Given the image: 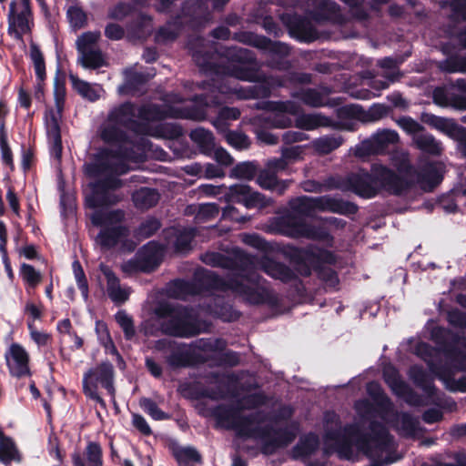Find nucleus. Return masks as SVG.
Returning <instances> with one entry per match:
<instances>
[{
    "label": "nucleus",
    "mask_w": 466,
    "mask_h": 466,
    "mask_svg": "<svg viewBox=\"0 0 466 466\" xmlns=\"http://www.w3.org/2000/svg\"><path fill=\"white\" fill-rule=\"evenodd\" d=\"M395 427L400 434L406 437H414L419 433V420L408 413L396 415Z\"/></svg>",
    "instance_id": "nucleus-42"
},
{
    "label": "nucleus",
    "mask_w": 466,
    "mask_h": 466,
    "mask_svg": "<svg viewBox=\"0 0 466 466\" xmlns=\"http://www.w3.org/2000/svg\"><path fill=\"white\" fill-rule=\"evenodd\" d=\"M257 182L262 188L276 190L279 194H282L288 187V183L278 180L276 173L270 171L268 167L259 173Z\"/></svg>",
    "instance_id": "nucleus-45"
},
{
    "label": "nucleus",
    "mask_w": 466,
    "mask_h": 466,
    "mask_svg": "<svg viewBox=\"0 0 466 466\" xmlns=\"http://www.w3.org/2000/svg\"><path fill=\"white\" fill-rule=\"evenodd\" d=\"M423 121L452 139H463L466 136V127L458 125L451 119L426 114L423 116Z\"/></svg>",
    "instance_id": "nucleus-27"
},
{
    "label": "nucleus",
    "mask_w": 466,
    "mask_h": 466,
    "mask_svg": "<svg viewBox=\"0 0 466 466\" xmlns=\"http://www.w3.org/2000/svg\"><path fill=\"white\" fill-rule=\"evenodd\" d=\"M156 321L163 333L181 338H189L208 331L209 324L199 320L193 309L164 302L154 309Z\"/></svg>",
    "instance_id": "nucleus-8"
},
{
    "label": "nucleus",
    "mask_w": 466,
    "mask_h": 466,
    "mask_svg": "<svg viewBox=\"0 0 466 466\" xmlns=\"http://www.w3.org/2000/svg\"><path fill=\"white\" fill-rule=\"evenodd\" d=\"M201 260L211 267L228 269V289L244 301L253 304H271L274 297L266 280L262 279L258 270H263L269 277L288 282L295 279V273L285 265L267 257L258 258L248 255L238 248L233 249L232 257L218 252H207Z\"/></svg>",
    "instance_id": "nucleus-3"
},
{
    "label": "nucleus",
    "mask_w": 466,
    "mask_h": 466,
    "mask_svg": "<svg viewBox=\"0 0 466 466\" xmlns=\"http://www.w3.org/2000/svg\"><path fill=\"white\" fill-rule=\"evenodd\" d=\"M140 407L146 411L152 419L156 420H163L168 418V415L162 411L156 402L148 398H143L139 401Z\"/></svg>",
    "instance_id": "nucleus-62"
},
{
    "label": "nucleus",
    "mask_w": 466,
    "mask_h": 466,
    "mask_svg": "<svg viewBox=\"0 0 466 466\" xmlns=\"http://www.w3.org/2000/svg\"><path fill=\"white\" fill-rule=\"evenodd\" d=\"M189 137L198 146L202 154L211 156L215 147V141L210 131L198 127L190 132Z\"/></svg>",
    "instance_id": "nucleus-36"
},
{
    "label": "nucleus",
    "mask_w": 466,
    "mask_h": 466,
    "mask_svg": "<svg viewBox=\"0 0 466 466\" xmlns=\"http://www.w3.org/2000/svg\"><path fill=\"white\" fill-rule=\"evenodd\" d=\"M411 350L415 355L422 359L430 370L441 380L445 387L451 391H466V377L455 380L454 371L463 369L464 355L447 348L433 349L428 344L414 339Z\"/></svg>",
    "instance_id": "nucleus-7"
},
{
    "label": "nucleus",
    "mask_w": 466,
    "mask_h": 466,
    "mask_svg": "<svg viewBox=\"0 0 466 466\" xmlns=\"http://www.w3.org/2000/svg\"><path fill=\"white\" fill-rule=\"evenodd\" d=\"M190 346L191 349L193 348L194 351L195 350H198L205 352H216L222 350L226 346V342L219 339H200L193 342Z\"/></svg>",
    "instance_id": "nucleus-53"
},
{
    "label": "nucleus",
    "mask_w": 466,
    "mask_h": 466,
    "mask_svg": "<svg viewBox=\"0 0 466 466\" xmlns=\"http://www.w3.org/2000/svg\"><path fill=\"white\" fill-rule=\"evenodd\" d=\"M96 331L97 334V338L99 342L104 346L106 351L117 355V350L114 345V342L110 337L108 329L106 325L103 322H96Z\"/></svg>",
    "instance_id": "nucleus-56"
},
{
    "label": "nucleus",
    "mask_w": 466,
    "mask_h": 466,
    "mask_svg": "<svg viewBox=\"0 0 466 466\" xmlns=\"http://www.w3.org/2000/svg\"><path fill=\"white\" fill-rule=\"evenodd\" d=\"M443 166L441 163H428L417 176V181L424 189L431 190L442 180Z\"/></svg>",
    "instance_id": "nucleus-31"
},
{
    "label": "nucleus",
    "mask_w": 466,
    "mask_h": 466,
    "mask_svg": "<svg viewBox=\"0 0 466 466\" xmlns=\"http://www.w3.org/2000/svg\"><path fill=\"white\" fill-rule=\"evenodd\" d=\"M400 140L399 134L391 129H380L369 138L356 145L351 151L360 158L370 155L384 154L391 146H395Z\"/></svg>",
    "instance_id": "nucleus-15"
},
{
    "label": "nucleus",
    "mask_w": 466,
    "mask_h": 466,
    "mask_svg": "<svg viewBox=\"0 0 466 466\" xmlns=\"http://www.w3.org/2000/svg\"><path fill=\"white\" fill-rule=\"evenodd\" d=\"M190 49L196 64L203 71L215 74L211 83L204 81L198 84L199 89L208 93L195 96L193 101L203 106H219L226 102V96H235L239 99L268 97L272 88L286 86L285 77L262 76L256 69L253 54L246 48H225L219 64L215 62L218 54L209 55L193 47Z\"/></svg>",
    "instance_id": "nucleus-2"
},
{
    "label": "nucleus",
    "mask_w": 466,
    "mask_h": 466,
    "mask_svg": "<svg viewBox=\"0 0 466 466\" xmlns=\"http://www.w3.org/2000/svg\"><path fill=\"white\" fill-rule=\"evenodd\" d=\"M313 202L315 212L329 211L346 215L354 214L357 211V207L354 204L329 196L313 198Z\"/></svg>",
    "instance_id": "nucleus-28"
},
{
    "label": "nucleus",
    "mask_w": 466,
    "mask_h": 466,
    "mask_svg": "<svg viewBox=\"0 0 466 466\" xmlns=\"http://www.w3.org/2000/svg\"><path fill=\"white\" fill-rule=\"evenodd\" d=\"M291 212L275 218L272 230L290 238H305L331 244L332 237L324 227H315L301 221L298 216L312 217L315 213L313 198L303 196L289 201Z\"/></svg>",
    "instance_id": "nucleus-6"
},
{
    "label": "nucleus",
    "mask_w": 466,
    "mask_h": 466,
    "mask_svg": "<svg viewBox=\"0 0 466 466\" xmlns=\"http://www.w3.org/2000/svg\"><path fill=\"white\" fill-rule=\"evenodd\" d=\"M282 22L289 27L290 35L303 42H311L316 39V33L306 19L297 15H282Z\"/></svg>",
    "instance_id": "nucleus-25"
},
{
    "label": "nucleus",
    "mask_w": 466,
    "mask_h": 466,
    "mask_svg": "<svg viewBox=\"0 0 466 466\" xmlns=\"http://www.w3.org/2000/svg\"><path fill=\"white\" fill-rule=\"evenodd\" d=\"M441 68L449 73H466V56L450 57L441 63Z\"/></svg>",
    "instance_id": "nucleus-63"
},
{
    "label": "nucleus",
    "mask_w": 466,
    "mask_h": 466,
    "mask_svg": "<svg viewBox=\"0 0 466 466\" xmlns=\"http://www.w3.org/2000/svg\"><path fill=\"white\" fill-rule=\"evenodd\" d=\"M219 213L218 206L215 203L201 204L198 207L196 219L198 222H204L216 218Z\"/></svg>",
    "instance_id": "nucleus-64"
},
{
    "label": "nucleus",
    "mask_w": 466,
    "mask_h": 466,
    "mask_svg": "<svg viewBox=\"0 0 466 466\" xmlns=\"http://www.w3.org/2000/svg\"><path fill=\"white\" fill-rule=\"evenodd\" d=\"M5 360L11 376L17 379L31 376L29 354L20 344H11L5 351Z\"/></svg>",
    "instance_id": "nucleus-20"
},
{
    "label": "nucleus",
    "mask_w": 466,
    "mask_h": 466,
    "mask_svg": "<svg viewBox=\"0 0 466 466\" xmlns=\"http://www.w3.org/2000/svg\"><path fill=\"white\" fill-rule=\"evenodd\" d=\"M295 126L303 130H315L319 127H328L333 123L332 119L319 113L298 114Z\"/></svg>",
    "instance_id": "nucleus-32"
},
{
    "label": "nucleus",
    "mask_w": 466,
    "mask_h": 466,
    "mask_svg": "<svg viewBox=\"0 0 466 466\" xmlns=\"http://www.w3.org/2000/svg\"><path fill=\"white\" fill-rule=\"evenodd\" d=\"M214 306H208L206 311L211 315H214L223 321H233L238 319L239 313L233 309L229 304L220 303L221 299L216 297L213 299Z\"/></svg>",
    "instance_id": "nucleus-44"
},
{
    "label": "nucleus",
    "mask_w": 466,
    "mask_h": 466,
    "mask_svg": "<svg viewBox=\"0 0 466 466\" xmlns=\"http://www.w3.org/2000/svg\"><path fill=\"white\" fill-rule=\"evenodd\" d=\"M366 390L368 395L373 400L374 404H371L368 400L356 401L354 408L360 421L353 425H358L360 431L361 425L369 421L370 434L378 435L381 428L388 431L385 426L377 423L376 420L380 419L384 422L390 421V419L395 415L392 402L385 395L378 382L371 381L368 383Z\"/></svg>",
    "instance_id": "nucleus-9"
},
{
    "label": "nucleus",
    "mask_w": 466,
    "mask_h": 466,
    "mask_svg": "<svg viewBox=\"0 0 466 466\" xmlns=\"http://www.w3.org/2000/svg\"><path fill=\"white\" fill-rule=\"evenodd\" d=\"M234 39L240 43L268 52L272 56V61H270V66L272 67H281L279 63L275 64L273 62L275 56L284 58L289 54V47L286 44L281 42H273L265 36L258 35L250 32H240L238 34H235Z\"/></svg>",
    "instance_id": "nucleus-17"
},
{
    "label": "nucleus",
    "mask_w": 466,
    "mask_h": 466,
    "mask_svg": "<svg viewBox=\"0 0 466 466\" xmlns=\"http://www.w3.org/2000/svg\"><path fill=\"white\" fill-rule=\"evenodd\" d=\"M169 113L173 117L189 118L194 120H203L206 116V112L203 108L189 109L171 106Z\"/></svg>",
    "instance_id": "nucleus-54"
},
{
    "label": "nucleus",
    "mask_w": 466,
    "mask_h": 466,
    "mask_svg": "<svg viewBox=\"0 0 466 466\" xmlns=\"http://www.w3.org/2000/svg\"><path fill=\"white\" fill-rule=\"evenodd\" d=\"M392 165L398 169V171L409 177H412L413 167H411L409 159V154L406 151H395L391 157Z\"/></svg>",
    "instance_id": "nucleus-50"
},
{
    "label": "nucleus",
    "mask_w": 466,
    "mask_h": 466,
    "mask_svg": "<svg viewBox=\"0 0 466 466\" xmlns=\"http://www.w3.org/2000/svg\"><path fill=\"white\" fill-rule=\"evenodd\" d=\"M125 83L119 87V92L122 94L132 93L140 89V86L144 85L154 74L142 73L136 71L135 68H127L124 71Z\"/></svg>",
    "instance_id": "nucleus-33"
},
{
    "label": "nucleus",
    "mask_w": 466,
    "mask_h": 466,
    "mask_svg": "<svg viewBox=\"0 0 466 466\" xmlns=\"http://www.w3.org/2000/svg\"><path fill=\"white\" fill-rule=\"evenodd\" d=\"M61 118L62 112H56L54 109H49L45 114V125L50 152L57 159L61 157L63 148L60 130Z\"/></svg>",
    "instance_id": "nucleus-22"
},
{
    "label": "nucleus",
    "mask_w": 466,
    "mask_h": 466,
    "mask_svg": "<svg viewBox=\"0 0 466 466\" xmlns=\"http://www.w3.org/2000/svg\"><path fill=\"white\" fill-rule=\"evenodd\" d=\"M113 366L109 362H103L97 367L90 369L84 374L83 390L85 394L105 407V401L97 393L100 385L105 388L108 394L115 398V388L113 385Z\"/></svg>",
    "instance_id": "nucleus-14"
},
{
    "label": "nucleus",
    "mask_w": 466,
    "mask_h": 466,
    "mask_svg": "<svg viewBox=\"0 0 466 466\" xmlns=\"http://www.w3.org/2000/svg\"><path fill=\"white\" fill-rule=\"evenodd\" d=\"M224 199L228 203H241L247 208H263L269 204V199L259 192L252 190L246 184H236L229 187L228 192L224 195Z\"/></svg>",
    "instance_id": "nucleus-18"
},
{
    "label": "nucleus",
    "mask_w": 466,
    "mask_h": 466,
    "mask_svg": "<svg viewBox=\"0 0 466 466\" xmlns=\"http://www.w3.org/2000/svg\"><path fill=\"white\" fill-rule=\"evenodd\" d=\"M167 236L174 237V248L178 252H185L190 249L191 241L195 237V229L188 228H171L167 231Z\"/></svg>",
    "instance_id": "nucleus-37"
},
{
    "label": "nucleus",
    "mask_w": 466,
    "mask_h": 466,
    "mask_svg": "<svg viewBox=\"0 0 466 466\" xmlns=\"http://www.w3.org/2000/svg\"><path fill=\"white\" fill-rule=\"evenodd\" d=\"M99 37V32H86L77 38L76 48L79 53L78 61L83 67L96 69L105 65L103 55L96 48V43Z\"/></svg>",
    "instance_id": "nucleus-16"
},
{
    "label": "nucleus",
    "mask_w": 466,
    "mask_h": 466,
    "mask_svg": "<svg viewBox=\"0 0 466 466\" xmlns=\"http://www.w3.org/2000/svg\"><path fill=\"white\" fill-rule=\"evenodd\" d=\"M299 256L303 260V264L299 265L298 268L300 275L309 276L313 268L327 287L336 288L339 285L336 272L329 268L336 261L332 252L309 247L301 250Z\"/></svg>",
    "instance_id": "nucleus-11"
},
{
    "label": "nucleus",
    "mask_w": 466,
    "mask_h": 466,
    "mask_svg": "<svg viewBox=\"0 0 466 466\" xmlns=\"http://www.w3.org/2000/svg\"><path fill=\"white\" fill-rule=\"evenodd\" d=\"M410 379L419 387L422 388L429 393H431L433 387L428 381V376L422 368L412 366L409 371Z\"/></svg>",
    "instance_id": "nucleus-57"
},
{
    "label": "nucleus",
    "mask_w": 466,
    "mask_h": 466,
    "mask_svg": "<svg viewBox=\"0 0 466 466\" xmlns=\"http://www.w3.org/2000/svg\"><path fill=\"white\" fill-rule=\"evenodd\" d=\"M228 284V278L224 279L211 270L198 269L192 281H171L167 287V294L171 298L187 299L189 296L204 292L230 291Z\"/></svg>",
    "instance_id": "nucleus-10"
},
{
    "label": "nucleus",
    "mask_w": 466,
    "mask_h": 466,
    "mask_svg": "<svg viewBox=\"0 0 466 466\" xmlns=\"http://www.w3.org/2000/svg\"><path fill=\"white\" fill-rule=\"evenodd\" d=\"M69 79L74 89H76L77 93L84 98H86L90 101H96L99 98L100 92L102 90L99 86L91 85L84 80L79 79L76 76L74 75H70Z\"/></svg>",
    "instance_id": "nucleus-43"
},
{
    "label": "nucleus",
    "mask_w": 466,
    "mask_h": 466,
    "mask_svg": "<svg viewBox=\"0 0 466 466\" xmlns=\"http://www.w3.org/2000/svg\"><path fill=\"white\" fill-rule=\"evenodd\" d=\"M225 139L228 145L238 150L247 149L250 145L248 137L241 132L228 131L225 133Z\"/></svg>",
    "instance_id": "nucleus-60"
},
{
    "label": "nucleus",
    "mask_w": 466,
    "mask_h": 466,
    "mask_svg": "<svg viewBox=\"0 0 466 466\" xmlns=\"http://www.w3.org/2000/svg\"><path fill=\"white\" fill-rule=\"evenodd\" d=\"M0 461L4 464L20 461V455L14 441L5 435L0 438Z\"/></svg>",
    "instance_id": "nucleus-46"
},
{
    "label": "nucleus",
    "mask_w": 466,
    "mask_h": 466,
    "mask_svg": "<svg viewBox=\"0 0 466 466\" xmlns=\"http://www.w3.org/2000/svg\"><path fill=\"white\" fill-rule=\"evenodd\" d=\"M165 246L155 241H150L143 247L138 253V258L147 267H157L164 255Z\"/></svg>",
    "instance_id": "nucleus-34"
},
{
    "label": "nucleus",
    "mask_w": 466,
    "mask_h": 466,
    "mask_svg": "<svg viewBox=\"0 0 466 466\" xmlns=\"http://www.w3.org/2000/svg\"><path fill=\"white\" fill-rule=\"evenodd\" d=\"M258 172L255 162L245 161L237 164L229 172L230 178L252 180Z\"/></svg>",
    "instance_id": "nucleus-47"
},
{
    "label": "nucleus",
    "mask_w": 466,
    "mask_h": 466,
    "mask_svg": "<svg viewBox=\"0 0 466 466\" xmlns=\"http://www.w3.org/2000/svg\"><path fill=\"white\" fill-rule=\"evenodd\" d=\"M172 453L180 466H186L190 461H200L201 456L192 447L174 446Z\"/></svg>",
    "instance_id": "nucleus-49"
},
{
    "label": "nucleus",
    "mask_w": 466,
    "mask_h": 466,
    "mask_svg": "<svg viewBox=\"0 0 466 466\" xmlns=\"http://www.w3.org/2000/svg\"><path fill=\"white\" fill-rule=\"evenodd\" d=\"M352 112L359 114L360 118L363 122H376L383 118L388 114L387 106L375 104L369 108L367 111H361L359 106H352Z\"/></svg>",
    "instance_id": "nucleus-48"
},
{
    "label": "nucleus",
    "mask_w": 466,
    "mask_h": 466,
    "mask_svg": "<svg viewBox=\"0 0 466 466\" xmlns=\"http://www.w3.org/2000/svg\"><path fill=\"white\" fill-rule=\"evenodd\" d=\"M413 143L418 149L432 156H440L443 151L441 142L437 140L431 134L423 131L413 137Z\"/></svg>",
    "instance_id": "nucleus-35"
},
{
    "label": "nucleus",
    "mask_w": 466,
    "mask_h": 466,
    "mask_svg": "<svg viewBox=\"0 0 466 466\" xmlns=\"http://www.w3.org/2000/svg\"><path fill=\"white\" fill-rule=\"evenodd\" d=\"M99 269L106 278V292L110 299L116 304L126 302L130 295V289L120 284L118 278L108 266L101 263Z\"/></svg>",
    "instance_id": "nucleus-26"
},
{
    "label": "nucleus",
    "mask_w": 466,
    "mask_h": 466,
    "mask_svg": "<svg viewBox=\"0 0 466 466\" xmlns=\"http://www.w3.org/2000/svg\"><path fill=\"white\" fill-rule=\"evenodd\" d=\"M378 65L384 70L382 76L390 82L400 79V73L398 69L399 62L391 57H385L378 61Z\"/></svg>",
    "instance_id": "nucleus-51"
},
{
    "label": "nucleus",
    "mask_w": 466,
    "mask_h": 466,
    "mask_svg": "<svg viewBox=\"0 0 466 466\" xmlns=\"http://www.w3.org/2000/svg\"><path fill=\"white\" fill-rule=\"evenodd\" d=\"M312 5L318 9L319 15L325 19L336 18L339 7L331 0H312Z\"/></svg>",
    "instance_id": "nucleus-52"
},
{
    "label": "nucleus",
    "mask_w": 466,
    "mask_h": 466,
    "mask_svg": "<svg viewBox=\"0 0 466 466\" xmlns=\"http://www.w3.org/2000/svg\"><path fill=\"white\" fill-rule=\"evenodd\" d=\"M116 321L123 329L125 337L130 339L135 335L134 323L131 317L124 310H119L115 315Z\"/></svg>",
    "instance_id": "nucleus-61"
},
{
    "label": "nucleus",
    "mask_w": 466,
    "mask_h": 466,
    "mask_svg": "<svg viewBox=\"0 0 466 466\" xmlns=\"http://www.w3.org/2000/svg\"><path fill=\"white\" fill-rule=\"evenodd\" d=\"M72 268L77 287L81 291L83 299L86 301L88 299V284L80 262L75 260L72 264Z\"/></svg>",
    "instance_id": "nucleus-59"
},
{
    "label": "nucleus",
    "mask_w": 466,
    "mask_h": 466,
    "mask_svg": "<svg viewBox=\"0 0 466 466\" xmlns=\"http://www.w3.org/2000/svg\"><path fill=\"white\" fill-rule=\"evenodd\" d=\"M20 275L22 279L31 289H35L42 279L41 273L37 271L33 266L26 263H23L21 265Z\"/></svg>",
    "instance_id": "nucleus-55"
},
{
    "label": "nucleus",
    "mask_w": 466,
    "mask_h": 466,
    "mask_svg": "<svg viewBox=\"0 0 466 466\" xmlns=\"http://www.w3.org/2000/svg\"><path fill=\"white\" fill-rule=\"evenodd\" d=\"M344 139L339 135H327L311 141L310 147L319 154L326 155L339 147Z\"/></svg>",
    "instance_id": "nucleus-39"
},
{
    "label": "nucleus",
    "mask_w": 466,
    "mask_h": 466,
    "mask_svg": "<svg viewBox=\"0 0 466 466\" xmlns=\"http://www.w3.org/2000/svg\"><path fill=\"white\" fill-rule=\"evenodd\" d=\"M458 85L466 91V81L459 80ZM433 101L441 106H451L458 109H466V97L455 92L451 86H439L433 90ZM462 122L466 123V116H462Z\"/></svg>",
    "instance_id": "nucleus-23"
},
{
    "label": "nucleus",
    "mask_w": 466,
    "mask_h": 466,
    "mask_svg": "<svg viewBox=\"0 0 466 466\" xmlns=\"http://www.w3.org/2000/svg\"><path fill=\"white\" fill-rule=\"evenodd\" d=\"M160 117L161 112L156 106L137 107L127 102L114 107L100 127L103 141L117 148L116 151L101 150L94 162L86 165V172L98 178L91 193L86 195V202L89 208H95L90 218L93 225L101 228L96 242L104 249L120 244L122 249L132 251L136 247L134 242L127 240L128 228L122 225L125 212L106 207L121 199L115 190L121 187V180L117 177L129 170L128 163L142 162L151 150L157 159L166 160L167 153L163 149L155 148L144 137H140L139 141L127 139V130L167 139L181 136V128L174 124L159 123L152 127L151 122Z\"/></svg>",
    "instance_id": "nucleus-1"
},
{
    "label": "nucleus",
    "mask_w": 466,
    "mask_h": 466,
    "mask_svg": "<svg viewBox=\"0 0 466 466\" xmlns=\"http://www.w3.org/2000/svg\"><path fill=\"white\" fill-rule=\"evenodd\" d=\"M132 200L137 208L148 209L159 200V193L153 188L141 187L132 195Z\"/></svg>",
    "instance_id": "nucleus-38"
},
{
    "label": "nucleus",
    "mask_w": 466,
    "mask_h": 466,
    "mask_svg": "<svg viewBox=\"0 0 466 466\" xmlns=\"http://www.w3.org/2000/svg\"><path fill=\"white\" fill-rule=\"evenodd\" d=\"M258 108L265 111L258 117L266 127L274 128H287L292 126L291 116L299 113V105L290 100L266 101L258 104Z\"/></svg>",
    "instance_id": "nucleus-12"
},
{
    "label": "nucleus",
    "mask_w": 466,
    "mask_h": 466,
    "mask_svg": "<svg viewBox=\"0 0 466 466\" xmlns=\"http://www.w3.org/2000/svg\"><path fill=\"white\" fill-rule=\"evenodd\" d=\"M74 466H103V453L99 443L89 441L83 455L78 452L72 454Z\"/></svg>",
    "instance_id": "nucleus-29"
},
{
    "label": "nucleus",
    "mask_w": 466,
    "mask_h": 466,
    "mask_svg": "<svg viewBox=\"0 0 466 466\" xmlns=\"http://www.w3.org/2000/svg\"><path fill=\"white\" fill-rule=\"evenodd\" d=\"M329 94L326 88H304L292 93L291 96L309 106L319 107L328 104Z\"/></svg>",
    "instance_id": "nucleus-30"
},
{
    "label": "nucleus",
    "mask_w": 466,
    "mask_h": 466,
    "mask_svg": "<svg viewBox=\"0 0 466 466\" xmlns=\"http://www.w3.org/2000/svg\"><path fill=\"white\" fill-rule=\"evenodd\" d=\"M327 187L350 191L364 198H371L380 188L400 195L408 188L409 182L398 177L387 167L375 163L371 166L370 174L360 169L344 177H332L327 180Z\"/></svg>",
    "instance_id": "nucleus-5"
},
{
    "label": "nucleus",
    "mask_w": 466,
    "mask_h": 466,
    "mask_svg": "<svg viewBox=\"0 0 466 466\" xmlns=\"http://www.w3.org/2000/svg\"><path fill=\"white\" fill-rule=\"evenodd\" d=\"M319 447V437L309 433L300 439L294 447L292 453L295 459H305L314 453Z\"/></svg>",
    "instance_id": "nucleus-41"
},
{
    "label": "nucleus",
    "mask_w": 466,
    "mask_h": 466,
    "mask_svg": "<svg viewBox=\"0 0 466 466\" xmlns=\"http://www.w3.org/2000/svg\"><path fill=\"white\" fill-rule=\"evenodd\" d=\"M385 382L390 388L393 394L403 400L410 405L419 406L421 403L420 397L416 394L409 385L404 382L398 370L391 365H388L383 370Z\"/></svg>",
    "instance_id": "nucleus-21"
},
{
    "label": "nucleus",
    "mask_w": 466,
    "mask_h": 466,
    "mask_svg": "<svg viewBox=\"0 0 466 466\" xmlns=\"http://www.w3.org/2000/svg\"><path fill=\"white\" fill-rule=\"evenodd\" d=\"M268 399L262 392L241 398L237 408L219 405L211 410L218 427L233 430L242 438L253 439L261 444L262 452L273 453L277 449L292 442L299 431L297 423L283 425L282 421L265 411L242 416V410L256 409L266 404Z\"/></svg>",
    "instance_id": "nucleus-4"
},
{
    "label": "nucleus",
    "mask_w": 466,
    "mask_h": 466,
    "mask_svg": "<svg viewBox=\"0 0 466 466\" xmlns=\"http://www.w3.org/2000/svg\"><path fill=\"white\" fill-rule=\"evenodd\" d=\"M7 32L9 35L22 40L34 27V15L30 0H11L7 10Z\"/></svg>",
    "instance_id": "nucleus-13"
},
{
    "label": "nucleus",
    "mask_w": 466,
    "mask_h": 466,
    "mask_svg": "<svg viewBox=\"0 0 466 466\" xmlns=\"http://www.w3.org/2000/svg\"><path fill=\"white\" fill-rule=\"evenodd\" d=\"M179 32L180 26L177 22L167 23L158 30L156 35V40L157 43L163 44L173 41L178 35Z\"/></svg>",
    "instance_id": "nucleus-58"
},
{
    "label": "nucleus",
    "mask_w": 466,
    "mask_h": 466,
    "mask_svg": "<svg viewBox=\"0 0 466 466\" xmlns=\"http://www.w3.org/2000/svg\"><path fill=\"white\" fill-rule=\"evenodd\" d=\"M155 348L168 353L166 357L167 364L173 368L187 367L191 363V346L177 343L171 339H164L156 342Z\"/></svg>",
    "instance_id": "nucleus-19"
},
{
    "label": "nucleus",
    "mask_w": 466,
    "mask_h": 466,
    "mask_svg": "<svg viewBox=\"0 0 466 466\" xmlns=\"http://www.w3.org/2000/svg\"><path fill=\"white\" fill-rule=\"evenodd\" d=\"M361 78L362 87L352 88L349 90V93L351 96L362 100H369L380 96V91L388 88L391 83L386 78L384 80L375 79L374 76L369 71L363 72Z\"/></svg>",
    "instance_id": "nucleus-24"
},
{
    "label": "nucleus",
    "mask_w": 466,
    "mask_h": 466,
    "mask_svg": "<svg viewBox=\"0 0 466 466\" xmlns=\"http://www.w3.org/2000/svg\"><path fill=\"white\" fill-rule=\"evenodd\" d=\"M29 56L34 65L36 78L38 80L36 96L42 92L41 83L46 79V64L43 53L38 46L35 43L30 44Z\"/></svg>",
    "instance_id": "nucleus-40"
}]
</instances>
